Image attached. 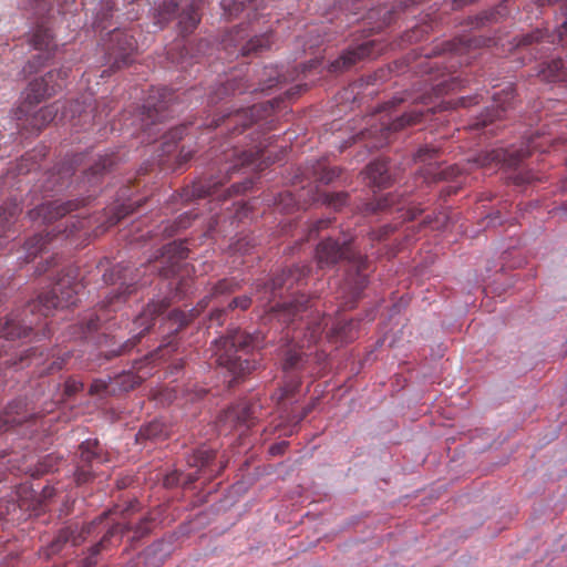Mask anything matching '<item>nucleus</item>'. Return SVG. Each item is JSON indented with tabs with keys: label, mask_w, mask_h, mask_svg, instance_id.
Masks as SVG:
<instances>
[{
	"label": "nucleus",
	"mask_w": 567,
	"mask_h": 567,
	"mask_svg": "<svg viewBox=\"0 0 567 567\" xmlns=\"http://www.w3.org/2000/svg\"><path fill=\"white\" fill-rule=\"evenodd\" d=\"M83 200H68L61 203L60 200L41 204L34 209L29 212L31 220L41 219L43 224H52L58 221L51 230L47 231L45 235L38 234L29 238L24 243V249L27 251V261L33 259L39 252L43 251L47 245L59 237L70 238L76 233L84 231L87 234V229L91 227V217H79L70 216L65 220H60L66 216V214L79 208Z\"/></svg>",
	"instance_id": "obj_1"
},
{
	"label": "nucleus",
	"mask_w": 567,
	"mask_h": 567,
	"mask_svg": "<svg viewBox=\"0 0 567 567\" xmlns=\"http://www.w3.org/2000/svg\"><path fill=\"white\" fill-rule=\"evenodd\" d=\"M137 509L138 502L132 501L124 508H121L118 505H116L113 511L105 512L107 516L103 524L100 526V530L105 532L100 542L94 544L87 550L86 556L81 559L79 567L96 566L99 563L100 554L107 551L114 546L118 545L126 532L133 530V540L141 539L145 535L150 534L154 524V518L152 516H143L138 524L134 527L131 525V523L126 522L130 513L136 512Z\"/></svg>",
	"instance_id": "obj_2"
},
{
	"label": "nucleus",
	"mask_w": 567,
	"mask_h": 567,
	"mask_svg": "<svg viewBox=\"0 0 567 567\" xmlns=\"http://www.w3.org/2000/svg\"><path fill=\"white\" fill-rule=\"evenodd\" d=\"M106 285H118L116 290L109 293L106 299L81 322L82 337L96 331L102 322H109L112 312H116L128 297L137 292V269L128 265H116L103 274Z\"/></svg>",
	"instance_id": "obj_3"
},
{
	"label": "nucleus",
	"mask_w": 567,
	"mask_h": 567,
	"mask_svg": "<svg viewBox=\"0 0 567 567\" xmlns=\"http://www.w3.org/2000/svg\"><path fill=\"white\" fill-rule=\"evenodd\" d=\"M260 341L258 336L237 330L214 340L210 347V359L214 364L225 368L233 374L235 380L244 378L257 369V360L249 359L247 355L250 350L259 347Z\"/></svg>",
	"instance_id": "obj_4"
},
{
	"label": "nucleus",
	"mask_w": 567,
	"mask_h": 567,
	"mask_svg": "<svg viewBox=\"0 0 567 567\" xmlns=\"http://www.w3.org/2000/svg\"><path fill=\"white\" fill-rule=\"evenodd\" d=\"M265 147L262 142H259L249 150L234 147L230 151H224L225 162L221 159L218 162L220 164L218 173L223 176H212L194 182L192 186L183 189L182 199L192 200L214 195L217 188L227 182L230 174L239 167L254 165L257 169H262L264 161L261 159L265 157Z\"/></svg>",
	"instance_id": "obj_5"
},
{
	"label": "nucleus",
	"mask_w": 567,
	"mask_h": 567,
	"mask_svg": "<svg viewBox=\"0 0 567 567\" xmlns=\"http://www.w3.org/2000/svg\"><path fill=\"white\" fill-rule=\"evenodd\" d=\"M316 260L321 269L331 268L339 261L347 260L357 270V278L352 288L354 297H358L367 286L368 279L363 271L368 267V259L353 249L351 239H333L331 237L323 239L317 245Z\"/></svg>",
	"instance_id": "obj_6"
},
{
	"label": "nucleus",
	"mask_w": 567,
	"mask_h": 567,
	"mask_svg": "<svg viewBox=\"0 0 567 567\" xmlns=\"http://www.w3.org/2000/svg\"><path fill=\"white\" fill-rule=\"evenodd\" d=\"M216 456L217 452L206 445L196 449L187 457V464L189 467L197 468V472L195 474H184L175 470L165 475L163 480L164 486L171 488L177 486L181 482L183 485L187 486L196 482L202 475L206 476L208 480L216 477L226 467V464L223 462L216 463Z\"/></svg>",
	"instance_id": "obj_7"
},
{
	"label": "nucleus",
	"mask_w": 567,
	"mask_h": 567,
	"mask_svg": "<svg viewBox=\"0 0 567 567\" xmlns=\"http://www.w3.org/2000/svg\"><path fill=\"white\" fill-rule=\"evenodd\" d=\"M114 101L103 99L93 105L90 96L70 101L62 106L61 120L73 122L74 126L85 127L95 122H102L109 116Z\"/></svg>",
	"instance_id": "obj_8"
},
{
	"label": "nucleus",
	"mask_w": 567,
	"mask_h": 567,
	"mask_svg": "<svg viewBox=\"0 0 567 567\" xmlns=\"http://www.w3.org/2000/svg\"><path fill=\"white\" fill-rule=\"evenodd\" d=\"M251 30L247 24L233 28L224 39L225 48H234L235 52L243 56L256 55L268 50L272 44V33L265 32L260 35H250Z\"/></svg>",
	"instance_id": "obj_9"
},
{
	"label": "nucleus",
	"mask_w": 567,
	"mask_h": 567,
	"mask_svg": "<svg viewBox=\"0 0 567 567\" xmlns=\"http://www.w3.org/2000/svg\"><path fill=\"white\" fill-rule=\"evenodd\" d=\"M50 410L38 411L33 405L24 399H18L8 404L6 410L0 414V433L14 430L17 427H25V430L38 423V420Z\"/></svg>",
	"instance_id": "obj_10"
},
{
	"label": "nucleus",
	"mask_w": 567,
	"mask_h": 567,
	"mask_svg": "<svg viewBox=\"0 0 567 567\" xmlns=\"http://www.w3.org/2000/svg\"><path fill=\"white\" fill-rule=\"evenodd\" d=\"M307 358L308 357H306L296 348H289L286 351L282 369L286 373L287 380L285 385L278 389L271 395L272 401H275L277 404H280L285 400L292 398L299 390L301 380L297 372L303 371L306 369Z\"/></svg>",
	"instance_id": "obj_11"
},
{
	"label": "nucleus",
	"mask_w": 567,
	"mask_h": 567,
	"mask_svg": "<svg viewBox=\"0 0 567 567\" xmlns=\"http://www.w3.org/2000/svg\"><path fill=\"white\" fill-rule=\"evenodd\" d=\"M107 514L103 513L86 525L79 526L70 524L61 528L48 547V555L59 554L66 544L76 547L80 546L90 535L101 533L100 526L103 524Z\"/></svg>",
	"instance_id": "obj_12"
},
{
	"label": "nucleus",
	"mask_w": 567,
	"mask_h": 567,
	"mask_svg": "<svg viewBox=\"0 0 567 567\" xmlns=\"http://www.w3.org/2000/svg\"><path fill=\"white\" fill-rule=\"evenodd\" d=\"M107 514L103 513L86 525L79 526L70 524L61 528L48 547V555L59 554L66 544L76 547L80 546L90 535L101 533L100 526L103 524Z\"/></svg>",
	"instance_id": "obj_13"
},
{
	"label": "nucleus",
	"mask_w": 567,
	"mask_h": 567,
	"mask_svg": "<svg viewBox=\"0 0 567 567\" xmlns=\"http://www.w3.org/2000/svg\"><path fill=\"white\" fill-rule=\"evenodd\" d=\"M69 76V69L61 68L51 70L44 76L34 79L29 83L25 100L22 104L33 106L41 101L51 97L62 89L65 79Z\"/></svg>",
	"instance_id": "obj_14"
},
{
	"label": "nucleus",
	"mask_w": 567,
	"mask_h": 567,
	"mask_svg": "<svg viewBox=\"0 0 567 567\" xmlns=\"http://www.w3.org/2000/svg\"><path fill=\"white\" fill-rule=\"evenodd\" d=\"M173 93L167 87H158L145 101L141 112V127L151 130L152 125L165 121L171 113Z\"/></svg>",
	"instance_id": "obj_15"
},
{
	"label": "nucleus",
	"mask_w": 567,
	"mask_h": 567,
	"mask_svg": "<svg viewBox=\"0 0 567 567\" xmlns=\"http://www.w3.org/2000/svg\"><path fill=\"white\" fill-rule=\"evenodd\" d=\"M268 107L264 104H254L251 107L237 110L214 120L209 127H225L231 135L243 133L247 127L266 116Z\"/></svg>",
	"instance_id": "obj_16"
},
{
	"label": "nucleus",
	"mask_w": 567,
	"mask_h": 567,
	"mask_svg": "<svg viewBox=\"0 0 567 567\" xmlns=\"http://www.w3.org/2000/svg\"><path fill=\"white\" fill-rule=\"evenodd\" d=\"M259 302L262 307L268 308L266 312L272 313L275 317L278 318V320H281L287 323H293L297 318L302 319V316H300L302 312H306L310 306V298L300 295L297 298H295L290 302H275L276 298H272L271 301L268 303V299L270 298V295L259 293Z\"/></svg>",
	"instance_id": "obj_17"
},
{
	"label": "nucleus",
	"mask_w": 567,
	"mask_h": 567,
	"mask_svg": "<svg viewBox=\"0 0 567 567\" xmlns=\"http://www.w3.org/2000/svg\"><path fill=\"white\" fill-rule=\"evenodd\" d=\"M31 45L34 50L39 51L25 65L24 72L33 73L44 65L50 59L53 58L55 44L50 29L41 21L34 29L31 37Z\"/></svg>",
	"instance_id": "obj_18"
},
{
	"label": "nucleus",
	"mask_w": 567,
	"mask_h": 567,
	"mask_svg": "<svg viewBox=\"0 0 567 567\" xmlns=\"http://www.w3.org/2000/svg\"><path fill=\"white\" fill-rule=\"evenodd\" d=\"M260 408L257 403L240 402L227 409L218 419L220 432H228L241 426L250 427L259 417L257 410Z\"/></svg>",
	"instance_id": "obj_19"
},
{
	"label": "nucleus",
	"mask_w": 567,
	"mask_h": 567,
	"mask_svg": "<svg viewBox=\"0 0 567 567\" xmlns=\"http://www.w3.org/2000/svg\"><path fill=\"white\" fill-rule=\"evenodd\" d=\"M169 305L171 303L166 298L150 302L133 321L134 329H132V332H135L136 330L138 331L123 344L118 354L131 351L140 342L141 338L151 329L155 317L163 313Z\"/></svg>",
	"instance_id": "obj_20"
},
{
	"label": "nucleus",
	"mask_w": 567,
	"mask_h": 567,
	"mask_svg": "<svg viewBox=\"0 0 567 567\" xmlns=\"http://www.w3.org/2000/svg\"><path fill=\"white\" fill-rule=\"evenodd\" d=\"M310 274V267L307 265H296L292 268L284 270L280 275L271 279L269 282L257 287L258 293L270 295L268 303L272 298H277L280 295V290L287 287V290L291 289L293 285L299 286Z\"/></svg>",
	"instance_id": "obj_21"
},
{
	"label": "nucleus",
	"mask_w": 567,
	"mask_h": 567,
	"mask_svg": "<svg viewBox=\"0 0 567 567\" xmlns=\"http://www.w3.org/2000/svg\"><path fill=\"white\" fill-rule=\"evenodd\" d=\"M136 50V42L125 31L113 30L110 34L107 54L112 61V69L120 70L132 62L133 53Z\"/></svg>",
	"instance_id": "obj_22"
},
{
	"label": "nucleus",
	"mask_w": 567,
	"mask_h": 567,
	"mask_svg": "<svg viewBox=\"0 0 567 567\" xmlns=\"http://www.w3.org/2000/svg\"><path fill=\"white\" fill-rule=\"evenodd\" d=\"M382 50L383 47H381L377 41H364L354 48L346 50L338 59L333 60L329 64V72H343L353 66L360 60L378 56Z\"/></svg>",
	"instance_id": "obj_23"
},
{
	"label": "nucleus",
	"mask_w": 567,
	"mask_h": 567,
	"mask_svg": "<svg viewBox=\"0 0 567 567\" xmlns=\"http://www.w3.org/2000/svg\"><path fill=\"white\" fill-rule=\"evenodd\" d=\"M96 440H86L80 446V461L76 466L75 481L78 484H84L94 477V466L103 464L107 460L99 452Z\"/></svg>",
	"instance_id": "obj_24"
},
{
	"label": "nucleus",
	"mask_w": 567,
	"mask_h": 567,
	"mask_svg": "<svg viewBox=\"0 0 567 567\" xmlns=\"http://www.w3.org/2000/svg\"><path fill=\"white\" fill-rule=\"evenodd\" d=\"M30 109L31 106L22 104L17 110L16 116L18 121H21V126L23 128L35 132H40L51 122H53L60 112V106L58 103L43 106L34 113H30Z\"/></svg>",
	"instance_id": "obj_25"
},
{
	"label": "nucleus",
	"mask_w": 567,
	"mask_h": 567,
	"mask_svg": "<svg viewBox=\"0 0 567 567\" xmlns=\"http://www.w3.org/2000/svg\"><path fill=\"white\" fill-rule=\"evenodd\" d=\"M515 97V90L511 83H508L504 89L499 92H495L492 95L493 105L492 109H487L485 114H482L480 118H477L471 127L474 130H480L485 127L488 123H492L494 120L502 118L503 112H505L513 103Z\"/></svg>",
	"instance_id": "obj_26"
},
{
	"label": "nucleus",
	"mask_w": 567,
	"mask_h": 567,
	"mask_svg": "<svg viewBox=\"0 0 567 567\" xmlns=\"http://www.w3.org/2000/svg\"><path fill=\"white\" fill-rule=\"evenodd\" d=\"M432 104V96L424 94L420 97H417L413 104V106L406 111L401 116L393 120L390 125L386 127V130L396 132L400 130H403L406 126L414 125L420 123L425 113H434V106H431Z\"/></svg>",
	"instance_id": "obj_27"
},
{
	"label": "nucleus",
	"mask_w": 567,
	"mask_h": 567,
	"mask_svg": "<svg viewBox=\"0 0 567 567\" xmlns=\"http://www.w3.org/2000/svg\"><path fill=\"white\" fill-rule=\"evenodd\" d=\"M278 82V79H269L268 83L260 84L257 87H252V85L247 84L246 81L237 80L236 78L228 79L225 82H221L217 90L209 94V101L210 103H217L218 101L223 100L224 96L227 95L243 94L246 92L266 91L275 86Z\"/></svg>",
	"instance_id": "obj_28"
},
{
	"label": "nucleus",
	"mask_w": 567,
	"mask_h": 567,
	"mask_svg": "<svg viewBox=\"0 0 567 567\" xmlns=\"http://www.w3.org/2000/svg\"><path fill=\"white\" fill-rule=\"evenodd\" d=\"M537 147L536 142L530 140L525 147L511 151L495 150L480 161V164L482 166L486 165L487 158L491 157V161L504 162L509 167L517 166L524 158L532 154V150H536Z\"/></svg>",
	"instance_id": "obj_29"
},
{
	"label": "nucleus",
	"mask_w": 567,
	"mask_h": 567,
	"mask_svg": "<svg viewBox=\"0 0 567 567\" xmlns=\"http://www.w3.org/2000/svg\"><path fill=\"white\" fill-rule=\"evenodd\" d=\"M492 39H484L481 37L464 35L462 38L454 39L443 43V52H450L456 56H463L471 53L472 50L489 45Z\"/></svg>",
	"instance_id": "obj_30"
},
{
	"label": "nucleus",
	"mask_w": 567,
	"mask_h": 567,
	"mask_svg": "<svg viewBox=\"0 0 567 567\" xmlns=\"http://www.w3.org/2000/svg\"><path fill=\"white\" fill-rule=\"evenodd\" d=\"M369 184L378 188H385L391 184L392 177L389 173V163L385 159H378L370 163L365 169Z\"/></svg>",
	"instance_id": "obj_31"
},
{
	"label": "nucleus",
	"mask_w": 567,
	"mask_h": 567,
	"mask_svg": "<svg viewBox=\"0 0 567 567\" xmlns=\"http://www.w3.org/2000/svg\"><path fill=\"white\" fill-rule=\"evenodd\" d=\"M22 208L17 202H6L0 206V238H9L10 233L14 234L12 226L14 225Z\"/></svg>",
	"instance_id": "obj_32"
},
{
	"label": "nucleus",
	"mask_w": 567,
	"mask_h": 567,
	"mask_svg": "<svg viewBox=\"0 0 567 567\" xmlns=\"http://www.w3.org/2000/svg\"><path fill=\"white\" fill-rule=\"evenodd\" d=\"M537 76L545 82L567 81V62L561 59L540 64Z\"/></svg>",
	"instance_id": "obj_33"
},
{
	"label": "nucleus",
	"mask_w": 567,
	"mask_h": 567,
	"mask_svg": "<svg viewBox=\"0 0 567 567\" xmlns=\"http://www.w3.org/2000/svg\"><path fill=\"white\" fill-rule=\"evenodd\" d=\"M554 37L545 34L542 30H535L532 33L523 35L516 43L517 49L530 47V52L535 51L536 54L543 53L544 43H553Z\"/></svg>",
	"instance_id": "obj_34"
},
{
	"label": "nucleus",
	"mask_w": 567,
	"mask_h": 567,
	"mask_svg": "<svg viewBox=\"0 0 567 567\" xmlns=\"http://www.w3.org/2000/svg\"><path fill=\"white\" fill-rule=\"evenodd\" d=\"M73 175L71 166L62 165L51 172L45 181V192H60L64 187H69L68 181Z\"/></svg>",
	"instance_id": "obj_35"
},
{
	"label": "nucleus",
	"mask_w": 567,
	"mask_h": 567,
	"mask_svg": "<svg viewBox=\"0 0 567 567\" xmlns=\"http://www.w3.org/2000/svg\"><path fill=\"white\" fill-rule=\"evenodd\" d=\"M358 326V320H338L331 328L330 337L336 341L349 342L355 337V329Z\"/></svg>",
	"instance_id": "obj_36"
},
{
	"label": "nucleus",
	"mask_w": 567,
	"mask_h": 567,
	"mask_svg": "<svg viewBox=\"0 0 567 567\" xmlns=\"http://www.w3.org/2000/svg\"><path fill=\"white\" fill-rule=\"evenodd\" d=\"M167 436L166 426L161 421L154 420L143 425L136 434V442L156 441Z\"/></svg>",
	"instance_id": "obj_37"
},
{
	"label": "nucleus",
	"mask_w": 567,
	"mask_h": 567,
	"mask_svg": "<svg viewBox=\"0 0 567 567\" xmlns=\"http://www.w3.org/2000/svg\"><path fill=\"white\" fill-rule=\"evenodd\" d=\"M113 165V156L106 155L104 157H101L87 171H85L84 181L82 183H87L90 186L97 184L101 175L105 172H109Z\"/></svg>",
	"instance_id": "obj_38"
},
{
	"label": "nucleus",
	"mask_w": 567,
	"mask_h": 567,
	"mask_svg": "<svg viewBox=\"0 0 567 567\" xmlns=\"http://www.w3.org/2000/svg\"><path fill=\"white\" fill-rule=\"evenodd\" d=\"M199 23V16L194 4L188 6L183 12L178 16V25L181 29V33L186 35L193 32L197 24Z\"/></svg>",
	"instance_id": "obj_39"
},
{
	"label": "nucleus",
	"mask_w": 567,
	"mask_h": 567,
	"mask_svg": "<svg viewBox=\"0 0 567 567\" xmlns=\"http://www.w3.org/2000/svg\"><path fill=\"white\" fill-rule=\"evenodd\" d=\"M251 306V298L249 296H240L234 298L227 306L226 309H215L210 313V320L218 321V323L223 322L224 315L226 311L235 310L239 308L240 310L245 311Z\"/></svg>",
	"instance_id": "obj_40"
},
{
	"label": "nucleus",
	"mask_w": 567,
	"mask_h": 567,
	"mask_svg": "<svg viewBox=\"0 0 567 567\" xmlns=\"http://www.w3.org/2000/svg\"><path fill=\"white\" fill-rule=\"evenodd\" d=\"M198 311L196 309L190 310L189 313H185L181 310H173L167 317V321L171 323V330L178 332L181 329L186 327L196 316Z\"/></svg>",
	"instance_id": "obj_41"
},
{
	"label": "nucleus",
	"mask_w": 567,
	"mask_h": 567,
	"mask_svg": "<svg viewBox=\"0 0 567 567\" xmlns=\"http://www.w3.org/2000/svg\"><path fill=\"white\" fill-rule=\"evenodd\" d=\"M468 83L467 79H461L460 76H450L432 86L435 96L444 93L455 91L456 89L464 87Z\"/></svg>",
	"instance_id": "obj_42"
},
{
	"label": "nucleus",
	"mask_w": 567,
	"mask_h": 567,
	"mask_svg": "<svg viewBox=\"0 0 567 567\" xmlns=\"http://www.w3.org/2000/svg\"><path fill=\"white\" fill-rule=\"evenodd\" d=\"M141 205H142V200L138 199L134 203L130 202V203L122 204L118 207H116L115 212L107 217L106 228L118 224L123 218H125L130 214L134 213Z\"/></svg>",
	"instance_id": "obj_43"
},
{
	"label": "nucleus",
	"mask_w": 567,
	"mask_h": 567,
	"mask_svg": "<svg viewBox=\"0 0 567 567\" xmlns=\"http://www.w3.org/2000/svg\"><path fill=\"white\" fill-rule=\"evenodd\" d=\"M396 204H398V196L393 195V194H388V195L380 197L375 200L365 203L363 213L374 214L378 212H383L388 208L395 206Z\"/></svg>",
	"instance_id": "obj_44"
},
{
	"label": "nucleus",
	"mask_w": 567,
	"mask_h": 567,
	"mask_svg": "<svg viewBox=\"0 0 567 567\" xmlns=\"http://www.w3.org/2000/svg\"><path fill=\"white\" fill-rule=\"evenodd\" d=\"M507 4H508V0H505V1L501 2L496 8L492 9L489 11L483 12L477 18L478 23L482 25H485L486 23H489V22H498L501 19L507 17L509 14Z\"/></svg>",
	"instance_id": "obj_45"
},
{
	"label": "nucleus",
	"mask_w": 567,
	"mask_h": 567,
	"mask_svg": "<svg viewBox=\"0 0 567 567\" xmlns=\"http://www.w3.org/2000/svg\"><path fill=\"white\" fill-rule=\"evenodd\" d=\"M20 6L25 11H31L33 16L43 18L45 13L52 10L49 0H20Z\"/></svg>",
	"instance_id": "obj_46"
},
{
	"label": "nucleus",
	"mask_w": 567,
	"mask_h": 567,
	"mask_svg": "<svg viewBox=\"0 0 567 567\" xmlns=\"http://www.w3.org/2000/svg\"><path fill=\"white\" fill-rule=\"evenodd\" d=\"M421 1L422 0H409L396 3L391 10L384 11L382 22L378 23V25L374 29L381 30L382 28L390 25L394 20V14H396L398 12L405 11L410 6L417 4Z\"/></svg>",
	"instance_id": "obj_47"
},
{
	"label": "nucleus",
	"mask_w": 567,
	"mask_h": 567,
	"mask_svg": "<svg viewBox=\"0 0 567 567\" xmlns=\"http://www.w3.org/2000/svg\"><path fill=\"white\" fill-rule=\"evenodd\" d=\"M143 380L144 379L142 377L135 374L134 372L127 371L117 375L114 382L122 391H130L138 386Z\"/></svg>",
	"instance_id": "obj_48"
},
{
	"label": "nucleus",
	"mask_w": 567,
	"mask_h": 567,
	"mask_svg": "<svg viewBox=\"0 0 567 567\" xmlns=\"http://www.w3.org/2000/svg\"><path fill=\"white\" fill-rule=\"evenodd\" d=\"M323 320L324 319L312 323H307V332L305 333L306 340H302V344L300 347L317 343L327 326L326 322H322Z\"/></svg>",
	"instance_id": "obj_49"
},
{
	"label": "nucleus",
	"mask_w": 567,
	"mask_h": 567,
	"mask_svg": "<svg viewBox=\"0 0 567 567\" xmlns=\"http://www.w3.org/2000/svg\"><path fill=\"white\" fill-rule=\"evenodd\" d=\"M240 288L239 282L234 278H224L217 281L212 288L210 297L231 293Z\"/></svg>",
	"instance_id": "obj_50"
},
{
	"label": "nucleus",
	"mask_w": 567,
	"mask_h": 567,
	"mask_svg": "<svg viewBox=\"0 0 567 567\" xmlns=\"http://www.w3.org/2000/svg\"><path fill=\"white\" fill-rule=\"evenodd\" d=\"M440 148L433 145H425L417 150L414 161L416 163H429L432 164L433 161L439 158Z\"/></svg>",
	"instance_id": "obj_51"
},
{
	"label": "nucleus",
	"mask_w": 567,
	"mask_h": 567,
	"mask_svg": "<svg viewBox=\"0 0 567 567\" xmlns=\"http://www.w3.org/2000/svg\"><path fill=\"white\" fill-rule=\"evenodd\" d=\"M196 215L192 213H186L185 215L179 216L178 220L173 225H166L163 229V233L167 237L174 236L179 229H185L190 225L192 219H194Z\"/></svg>",
	"instance_id": "obj_52"
},
{
	"label": "nucleus",
	"mask_w": 567,
	"mask_h": 567,
	"mask_svg": "<svg viewBox=\"0 0 567 567\" xmlns=\"http://www.w3.org/2000/svg\"><path fill=\"white\" fill-rule=\"evenodd\" d=\"M321 200L323 204L332 207L333 209L338 210L342 206L347 204L348 200V194L344 192L339 193H331V194H323L321 196Z\"/></svg>",
	"instance_id": "obj_53"
},
{
	"label": "nucleus",
	"mask_w": 567,
	"mask_h": 567,
	"mask_svg": "<svg viewBox=\"0 0 567 567\" xmlns=\"http://www.w3.org/2000/svg\"><path fill=\"white\" fill-rule=\"evenodd\" d=\"M178 10V4L176 2H163L158 10V23H165L169 19H172Z\"/></svg>",
	"instance_id": "obj_54"
},
{
	"label": "nucleus",
	"mask_w": 567,
	"mask_h": 567,
	"mask_svg": "<svg viewBox=\"0 0 567 567\" xmlns=\"http://www.w3.org/2000/svg\"><path fill=\"white\" fill-rule=\"evenodd\" d=\"M186 126L181 125L172 128L167 134L164 135V145L166 146V152H171V144H175L177 141H181L185 134Z\"/></svg>",
	"instance_id": "obj_55"
},
{
	"label": "nucleus",
	"mask_w": 567,
	"mask_h": 567,
	"mask_svg": "<svg viewBox=\"0 0 567 567\" xmlns=\"http://www.w3.org/2000/svg\"><path fill=\"white\" fill-rule=\"evenodd\" d=\"M164 255L177 260H184L188 257V249L183 244H172L165 248Z\"/></svg>",
	"instance_id": "obj_56"
},
{
	"label": "nucleus",
	"mask_w": 567,
	"mask_h": 567,
	"mask_svg": "<svg viewBox=\"0 0 567 567\" xmlns=\"http://www.w3.org/2000/svg\"><path fill=\"white\" fill-rule=\"evenodd\" d=\"M252 238L243 237L239 238L234 245L230 246V249L234 254L245 255L252 247Z\"/></svg>",
	"instance_id": "obj_57"
},
{
	"label": "nucleus",
	"mask_w": 567,
	"mask_h": 567,
	"mask_svg": "<svg viewBox=\"0 0 567 567\" xmlns=\"http://www.w3.org/2000/svg\"><path fill=\"white\" fill-rule=\"evenodd\" d=\"M341 171L338 167L322 168L318 181L329 184L340 176Z\"/></svg>",
	"instance_id": "obj_58"
},
{
	"label": "nucleus",
	"mask_w": 567,
	"mask_h": 567,
	"mask_svg": "<svg viewBox=\"0 0 567 567\" xmlns=\"http://www.w3.org/2000/svg\"><path fill=\"white\" fill-rule=\"evenodd\" d=\"M107 391V382L101 379L94 380L89 389L91 395H101Z\"/></svg>",
	"instance_id": "obj_59"
},
{
	"label": "nucleus",
	"mask_w": 567,
	"mask_h": 567,
	"mask_svg": "<svg viewBox=\"0 0 567 567\" xmlns=\"http://www.w3.org/2000/svg\"><path fill=\"white\" fill-rule=\"evenodd\" d=\"M84 388L83 382L76 380V379H68L65 381V393L68 395H73L80 391H82Z\"/></svg>",
	"instance_id": "obj_60"
},
{
	"label": "nucleus",
	"mask_w": 567,
	"mask_h": 567,
	"mask_svg": "<svg viewBox=\"0 0 567 567\" xmlns=\"http://www.w3.org/2000/svg\"><path fill=\"white\" fill-rule=\"evenodd\" d=\"M331 223V219H319L311 225L309 228V237L317 235L321 229L327 228Z\"/></svg>",
	"instance_id": "obj_61"
},
{
	"label": "nucleus",
	"mask_w": 567,
	"mask_h": 567,
	"mask_svg": "<svg viewBox=\"0 0 567 567\" xmlns=\"http://www.w3.org/2000/svg\"><path fill=\"white\" fill-rule=\"evenodd\" d=\"M478 95H475V96H462L460 99H457L454 103V107H458V106H462V107H466L471 104H477L478 103Z\"/></svg>",
	"instance_id": "obj_62"
},
{
	"label": "nucleus",
	"mask_w": 567,
	"mask_h": 567,
	"mask_svg": "<svg viewBox=\"0 0 567 567\" xmlns=\"http://www.w3.org/2000/svg\"><path fill=\"white\" fill-rule=\"evenodd\" d=\"M11 507H14V503L3 499L0 501V519L9 514Z\"/></svg>",
	"instance_id": "obj_63"
},
{
	"label": "nucleus",
	"mask_w": 567,
	"mask_h": 567,
	"mask_svg": "<svg viewBox=\"0 0 567 567\" xmlns=\"http://www.w3.org/2000/svg\"><path fill=\"white\" fill-rule=\"evenodd\" d=\"M392 230L393 229L391 226H385L382 229H380L378 233H372V236H373V238L382 239V238L386 237Z\"/></svg>",
	"instance_id": "obj_64"
}]
</instances>
